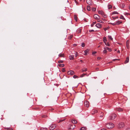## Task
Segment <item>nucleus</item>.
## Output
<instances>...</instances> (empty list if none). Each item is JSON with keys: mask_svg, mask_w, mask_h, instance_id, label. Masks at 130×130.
<instances>
[{"mask_svg": "<svg viewBox=\"0 0 130 130\" xmlns=\"http://www.w3.org/2000/svg\"><path fill=\"white\" fill-rule=\"evenodd\" d=\"M106 126L108 128H111L114 127V125L112 123H109L106 124Z\"/></svg>", "mask_w": 130, "mask_h": 130, "instance_id": "nucleus-1", "label": "nucleus"}, {"mask_svg": "<svg viewBox=\"0 0 130 130\" xmlns=\"http://www.w3.org/2000/svg\"><path fill=\"white\" fill-rule=\"evenodd\" d=\"M98 13L99 14L101 15L104 18H106L107 17V15L102 10L98 11Z\"/></svg>", "mask_w": 130, "mask_h": 130, "instance_id": "nucleus-2", "label": "nucleus"}, {"mask_svg": "<svg viewBox=\"0 0 130 130\" xmlns=\"http://www.w3.org/2000/svg\"><path fill=\"white\" fill-rule=\"evenodd\" d=\"M116 115L114 113L111 114L109 117V119L110 120H113L116 117Z\"/></svg>", "mask_w": 130, "mask_h": 130, "instance_id": "nucleus-3", "label": "nucleus"}, {"mask_svg": "<svg viewBox=\"0 0 130 130\" xmlns=\"http://www.w3.org/2000/svg\"><path fill=\"white\" fill-rule=\"evenodd\" d=\"M124 126V124L123 122H121L119 123L118 126V127L119 129H121L123 128Z\"/></svg>", "mask_w": 130, "mask_h": 130, "instance_id": "nucleus-4", "label": "nucleus"}, {"mask_svg": "<svg viewBox=\"0 0 130 130\" xmlns=\"http://www.w3.org/2000/svg\"><path fill=\"white\" fill-rule=\"evenodd\" d=\"M94 18L96 20H98L100 19V17L97 14H95L94 15Z\"/></svg>", "mask_w": 130, "mask_h": 130, "instance_id": "nucleus-5", "label": "nucleus"}, {"mask_svg": "<svg viewBox=\"0 0 130 130\" xmlns=\"http://www.w3.org/2000/svg\"><path fill=\"white\" fill-rule=\"evenodd\" d=\"M56 124H53L51 125L50 127V129L51 130H53L56 127Z\"/></svg>", "mask_w": 130, "mask_h": 130, "instance_id": "nucleus-6", "label": "nucleus"}, {"mask_svg": "<svg viewBox=\"0 0 130 130\" xmlns=\"http://www.w3.org/2000/svg\"><path fill=\"white\" fill-rule=\"evenodd\" d=\"M68 74L70 75H72L75 74V72L73 71H70L68 72Z\"/></svg>", "mask_w": 130, "mask_h": 130, "instance_id": "nucleus-7", "label": "nucleus"}, {"mask_svg": "<svg viewBox=\"0 0 130 130\" xmlns=\"http://www.w3.org/2000/svg\"><path fill=\"white\" fill-rule=\"evenodd\" d=\"M75 127V125L74 124L71 125L69 128V130H72L74 129Z\"/></svg>", "mask_w": 130, "mask_h": 130, "instance_id": "nucleus-8", "label": "nucleus"}, {"mask_svg": "<svg viewBox=\"0 0 130 130\" xmlns=\"http://www.w3.org/2000/svg\"><path fill=\"white\" fill-rule=\"evenodd\" d=\"M84 104L85 106L86 107H89V102L87 101H85Z\"/></svg>", "mask_w": 130, "mask_h": 130, "instance_id": "nucleus-9", "label": "nucleus"}, {"mask_svg": "<svg viewBox=\"0 0 130 130\" xmlns=\"http://www.w3.org/2000/svg\"><path fill=\"white\" fill-rule=\"evenodd\" d=\"M86 2L89 5H92L93 4L91 0H87Z\"/></svg>", "mask_w": 130, "mask_h": 130, "instance_id": "nucleus-10", "label": "nucleus"}, {"mask_svg": "<svg viewBox=\"0 0 130 130\" xmlns=\"http://www.w3.org/2000/svg\"><path fill=\"white\" fill-rule=\"evenodd\" d=\"M102 24L100 23H97L96 25V26L98 28H101L102 27Z\"/></svg>", "mask_w": 130, "mask_h": 130, "instance_id": "nucleus-11", "label": "nucleus"}, {"mask_svg": "<svg viewBox=\"0 0 130 130\" xmlns=\"http://www.w3.org/2000/svg\"><path fill=\"white\" fill-rule=\"evenodd\" d=\"M104 49H106V50H107L109 52H111L112 51L111 48H109L108 47L106 46H105L104 47Z\"/></svg>", "mask_w": 130, "mask_h": 130, "instance_id": "nucleus-12", "label": "nucleus"}, {"mask_svg": "<svg viewBox=\"0 0 130 130\" xmlns=\"http://www.w3.org/2000/svg\"><path fill=\"white\" fill-rule=\"evenodd\" d=\"M129 40H127L126 42V46L127 49H129Z\"/></svg>", "mask_w": 130, "mask_h": 130, "instance_id": "nucleus-13", "label": "nucleus"}, {"mask_svg": "<svg viewBox=\"0 0 130 130\" xmlns=\"http://www.w3.org/2000/svg\"><path fill=\"white\" fill-rule=\"evenodd\" d=\"M117 111H118L119 112H122L123 111V109L121 108H117L115 109Z\"/></svg>", "mask_w": 130, "mask_h": 130, "instance_id": "nucleus-14", "label": "nucleus"}, {"mask_svg": "<svg viewBox=\"0 0 130 130\" xmlns=\"http://www.w3.org/2000/svg\"><path fill=\"white\" fill-rule=\"evenodd\" d=\"M98 112V111L95 109H93L92 110L91 112L92 114H94Z\"/></svg>", "mask_w": 130, "mask_h": 130, "instance_id": "nucleus-15", "label": "nucleus"}, {"mask_svg": "<svg viewBox=\"0 0 130 130\" xmlns=\"http://www.w3.org/2000/svg\"><path fill=\"white\" fill-rule=\"evenodd\" d=\"M89 50L88 49H87L85 51V55H87L88 52L89 51Z\"/></svg>", "mask_w": 130, "mask_h": 130, "instance_id": "nucleus-16", "label": "nucleus"}, {"mask_svg": "<svg viewBox=\"0 0 130 130\" xmlns=\"http://www.w3.org/2000/svg\"><path fill=\"white\" fill-rule=\"evenodd\" d=\"M129 58V57L128 56L127 57L125 61V63H126L128 62Z\"/></svg>", "mask_w": 130, "mask_h": 130, "instance_id": "nucleus-17", "label": "nucleus"}, {"mask_svg": "<svg viewBox=\"0 0 130 130\" xmlns=\"http://www.w3.org/2000/svg\"><path fill=\"white\" fill-rule=\"evenodd\" d=\"M74 55H70L69 57V59L70 60H73L74 59Z\"/></svg>", "mask_w": 130, "mask_h": 130, "instance_id": "nucleus-18", "label": "nucleus"}, {"mask_svg": "<svg viewBox=\"0 0 130 130\" xmlns=\"http://www.w3.org/2000/svg\"><path fill=\"white\" fill-rule=\"evenodd\" d=\"M71 121L73 124H76L77 123V121L74 119L72 120H71Z\"/></svg>", "mask_w": 130, "mask_h": 130, "instance_id": "nucleus-19", "label": "nucleus"}, {"mask_svg": "<svg viewBox=\"0 0 130 130\" xmlns=\"http://www.w3.org/2000/svg\"><path fill=\"white\" fill-rule=\"evenodd\" d=\"M103 42L105 44H106L107 41V39L106 37H104L103 38Z\"/></svg>", "mask_w": 130, "mask_h": 130, "instance_id": "nucleus-20", "label": "nucleus"}, {"mask_svg": "<svg viewBox=\"0 0 130 130\" xmlns=\"http://www.w3.org/2000/svg\"><path fill=\"white\" fill-rule=\"evenodd\" d=\"M87 68H84L82 70V72H84L86 71H87Z\"/></svg>", "mask_w": 130, "mask_h": 130, "instance_id": "nucleus-21", "label": "nucleus"}, {"mask_svg": "<svg viewBox=\"0 0 130 130\" xmlns=\"http://www.w3.org/2000/svg\"><path fill=\"white\" fill-rule=\"evenodd\" d=\"M86 129L87 128L86 127H83L80 128V130H86Z\"/></svg>", "mask_w": 130, "mask_h": 130, "instance_id": "nucleus-22", "label": "nucleus"}, {"mask_svg": "<svg viewBox=\"0 0 130 130\" xmlns=\"http://www.w3.org/2000/svg\"><path fill=\"white\" fill-rule=\"evenodd\" d=\"M58 56L60 57H64V54H61L60 53L59 55Z\"/></svg>", "mask_w": 130, "mask_h": 130, "instance_id": "nucleus-23", "label": "nucleus"}, {"mask_svg": "<svg viewBox=\"0 0 130 130\" xmlns=\"http://www.w3.org/2000/svg\"><path fill=\"white\" fill-rule=\"evenodd\" d=\"M100 117L101 118H102L104 116L103 113V112H101V113H100Z\"/></svg>", "mask_w": 130, "mask_h": 130, "instance_id": "nucleus-24", "label": "nucleus"}, {"mask_svg": "<svg viewBox=\"0 0 130 130\" xmlns=\"http://www.w3.org/2000/svg\"><path fill=\"white\" fill-rule=\"evenodd\" d=\"M73 35H70L68 37V38L69 39H71L73 37Z\"/></svg>", "mask_w": 130, "mask_h": 130, "instance_id": "nucleus-25", "label": "nucleus"}, {"mask_svg": "<svg viewBox=\"0 0 130 130\" xmlns=\"http://www.w3.org/2000/svg\"><path fill=\"white\" fill-rule=\"evenodd\" d=\"M81 31V29H79L77 30V32L78 33H80Z\"/></svg>", "mask_w": 130, "mask_h": 130, "instance_id": "nucleus-26", "label": "nucleus"}, {"mask_svg": "<svg viewBox=\"0 0 130 130\" xmlns=\"http://www.w3.org/2000/svg\"><path fill=\"white\" fill-rule=\"evenodd\" d=\"M74 19L75 20L77 21V16H76V15H74Z\"/></svg>", "mask_w": 130, "mask_h": 130, "instance_id": "nucleus-27", "label": "nucleus"}, {"mask_svg": "<svg viewBox=\"0 0 130 130\" xmlns=\"http://www.w3.org/2000/svg\"><path fill=\"white\" fill-rule=\"evenodd\" d=\"M87 9L88 11H89L90 10V7L88 5L87 6Z\"/></svg>", "mask_w": 130, "mask_h": 130, "instance_id": "nucleus-28", "label": "nucleus"}, {"mask_svg": "<svg viewBox=\"0 0 130 130\" xmlns=\"http://www.w3.org/2000/svg\"><path fill=\"white\" fill-rule=\"evenodd\" d=\"M122 23V22L120 21H118L116 23V25H119L121 23Z\"/></svg>", "mask_w": 130, "mask_h": 130, "instance_id": "nucleus-29", "label": "nucleus"}, {"mask_svg": "<svg viewBox=\"0 0 130 130\" xmlns=\"http://www.w3.org/2000/svg\"><path fill=\"white\" fill-rule=\"evenodd\" d=\"M64 64H59L58 65V66L59 67H64Z\"/></svg>", "mask_w": 130, "mask_h": 130, "instance_id": "nucleus-30", "label": "nucleus"}, {"mask_svg": "<svg viewBox=\"0 0 130 130\" xmlns=\"http://www.w3.org/2000/svg\"><path fill=\"white\" fill-rule=\"evenodd\" d=\"M96 23V22H93V23L91 25V27H93V25L94 24H95Z\"/></svg>", "mask_w": 130, "mask_h": 130, "instance_id": "nucleus-31", "label": "nucleus"}, {"mask_svg": "<svg viewBox=\"0 0 130 130\" xmlns=\"http://www.w3.org/2000/svg\"><path fill=\"white\" fill-rule=\"evenodd\" d=\"M104 50L103 52V53L105 54H106L107 52V50L106 49H104Z\"/></svg>", "mask_w": 130, "mask_h": 130, "instance_id": "nucleus-32", "label": "nucleus"}, {"mask_svg": "<svg viewBox=\"0 0 130 130\" xmlns=\"http://www.w3.org/2000/svg\"><path fill=\"white\" fill-rule=\"evenodd\" d=\"M42 118H46L47 117V116L46 115H43L42 116Z\"/></svg>", "mask_w": 130, "mask_h": 130, "instance_id": "nucleus-33", "label": "nucleus"}, {"mask_svg": "<svg viewBox=\"0 0 130 130\" xmlns=\"http://www.w3.org/2000/svg\"><path fill=\"white\" fill-rule=\"evenodd\" d=\"M108 37L111 40H113V38L111 36L109 35L108 36Z\"/></svg>", "mask_w": 130, "mask_h": 130, "instance_id": "nucleus-34", "label": "nucleus"}, {"mask_svg": "<svg viewBox=\"0 0 130 130\" xmlns=\"http://www.w3.org/2000/svg\"><path fill=\"white\" fill-rule=\"evenodd\" d=\"M118 13H118V12L117 11H114L113 12V13H112V14H118Z\"/></svg>", "mask_w": 130, "mask_h": 130, "instance_id": "nucleus-35", "label": "nucleus"}, {"mask_svg": "<svg viewBox=\"0 0 130 130\" xmlns=\"http://www.w3.org/2000/svg\"><path fill=\"white\" fill-rule=\"evenodd\" d=\"M41 130H48V129L46 128L42 127L41 128Z\"/></svg>", "mask_w": 130, "mask_h": 130, "instance_id": "nucleus-36", "label": "nucleus"}, {"mask_svg": "<svg viewBox=\"0 0 130 130\" xmlns=\"http://www.w3.org/2000/svg\"><path fill=\"white\" fill-rule=\"evenodd\" d=\"M98 22H100V23H104V22H103L101 20H100V19H99L98 20Z\"/></svg>", "mask_w": 130, "mask_h": 130, "instance_id": "nucleus-37", "label": "nucleus"}, {"mask_svg": "<svg viewBox=\"0 0 130 130\" xmlns=\"http://www.w3.org/2000/svg\"><path fill=\"white\" fill-rule=\"evenodd\" d=\"M108 9H109L110 8H112V6L110 5H109L108 6Z\"/></svg>", "mask_w": 130, "mask_h": 130, "instance_id": "nucleus-38", "label": "nucleus"}, {"mask_svg": "<svg viewBox=\"0 0 130 130\" xmlns=\"http://www.w3.org/2000/svg\"><path fill=\"white\" fill-rule=\"evenodd\" d=\"M63 60H60L58 61V63H63Z\"/></svg>", "mask_w": 130, "mask_h": 130, "instance_id": "nucleus-39", "label": "nucleus"}, {"mask_svg": "<svg viewBox=\"0 0 130 130\" xmlns=\"http://www.w3.org/2000/svg\"><path fill=\"white\" fill-rule=\"evenodd\" d=\"M120 18L121 19H123V20L125 19L124 18V17L122 15H121L120 17Z\"/></svg>", "mask_w": 130, "mask_h": 130, "instance_id": "nucleus-40", "label": "nucleus"}, {"mask_svg": "<svg viewBox=\"0 0 130 130\" xmlns=\"http://www.w3.org/2000/svg\"><path fill=\"white\" fill-rule=\"evenodd\" d=\"M86 75L85 74L83 73L80 76V77H82L84 76L85 75Z\"/></svg>", "mask_w": 130, "mask_h": 130, "instance_id": "nucleus-41", "label": "nucleus"}, {"mask_svg": "<svg viewBox=\"0 0 130 130\" xmlns=\"http://www.w3.org/2000/svg\"><path fill=\"white\" fill-rule=\"evenodd\" d=\"M73 77L74 78H78V76L75 75H74L73 76Z\"/></svg>", "mask_w": 130, "mask_h": 130, "instance_id": "nucleus-42", "label": "nucleus"}, {"mask_svg": "<svg viewBox=\"0 0 130 130\" xmlns=\"http://www.w3.org/2000/svg\"><path fill=\"white\" fill-rule=\"evenodd\" d=\"M85 44L84 43H83L82 44V47H84L85 46Z\"/></svg>", "mask_w": 130, "mask_h": 130, "instance_id": "nucleus-43", "label": "nucleus"}, {"mask_svg": "<svg viewBox=\"0 0 130 130\" xmlns=\"http://www.w3.org/2000/svg\"><path fill=\"white\" fill-rule=\"evenodd\" d=\"M64 119H62V120H59V122H58L59 123L61 122H62L63 121H64Z\"/></svg>", "mask_w": 130, "mask_h": 130, "instance_id": "nucleus-44", "label": "nucleus"}, {"mask_svg": "<svg viewBox=\"0 0 130 130\" xmlns=\"http://www.w3.org/2000/svg\"><path fill=\"white\" fill-rule=\"evenodd\" d=\"M96 9L95 8H93L92 9V10L93 11H95L96 10Z\"/></svg>", "mask_w": 130, "mask_h": 130, "instance_id": "nucleus-45", "label": "nucleus"}, {"mask_svg": "<svg viewBox=\"0 0 130 130\" xmlns=\"http://www.w3.org/2000/svg\"><path fill=\"white\" fill-rule=\"evenodd\" d=\"M110 24H112L113 25H116V23H110Z\"/></svg>", "mask_w": 130, "mask_h": 130, "instance_id": "nucleus-46", "label": "nucleus"}, {"mask_svg": "<svg viewBox=\"0 0 130 130\" xmlns=\"http://www.w3.org/2000/svg\"><path fill=\"white\" fill-rule=\"evenodd\" d=\"M7 130H13V129L11 128H6Z\"/></svg>", "mask_w": 130, "mask_h": 130, "instance_id": "nucleus-47", "label": "nucleus"}, {"mask_svg": "<svg viewBox=\"0 0 130 130\" xmlns=\"http://www.w3.org/2000/svg\"><path fill=\"white\" fill-rule=\"evenodd\" d=\"M112 18L113 19H118V17H112Z\"/></svg>", "mask_w": 130, "mask_h": 130, "instance_id": "nucleus-48", "label": "nucleus"}, {"mask_svg": "<svg viewBox=\"0 0 130 130\" xmlns=\"http://www.w3.org/2000/svg\"><path fill=\"white\" fill-rule=\"evenodd\" d=\"M125 14L127 15H130V13L127 12L125 13Z\"/></svg>", "mask_w": 130, "mask_h": 130, "instance_id": "nucleus-49", "label": "nucleus"}, {"mask_svg": "<svg viewBox=\"0 0 130 130\" xmlns=\"http://www.w3.org/2000/svg\"><path fill=\"white\" fill-rule=\"evenodd\" d=\"M62 71L63 72H64L66 71L65 68H63L62 69Z\"/></svg>", "mask_w": 130, "mask_h": 130, "instance_id": "nucleus-50", "label": "nucleus"}, {"mask_svg": "<svg viewBox=\"0 0 130 130\" xmlns=\"http://www.w3.org/2000/svg\"><path fill=\"white\" fill-rule=\"evenodd\" d=\"M105 45H107L108 46H109L110 45L108 43V42L107 43H106V44H105Z\"/></svg>", "mask_w": 130, "mask_h": 130, "instance_id": "nucleus-51", "label": "nucleus"}, {"mask_svg": "<svg viewBox=\"0 0 130 130\" xmlns=\"http://www.w3.org/2000/svg\"><path fill=\"white\" fill-rule=\"evenodd\" d=\"M96 53V52H92V55H94Z\"/></svg>", "mask_w": 130, "mask_h": 130, "instance_id": "nucleus-52", "label": "nucleus"}, {"mask_svg": "<svg viewBox=\"0 0 130 130\" xmlns=\"http://www.w3.org/2000/svg\"><path fill=\"white\" fill-rule=\"evenodd\" d=\"M94 30L93 29L92 30H89V31L90 32H93L94 31Z\"/></svg>", "mask_w": 130, "mask_h": 130, "instance_id": "nucleus-53", "label": "nucleus"}, {"mask_svg": "<svg viewBox=\"0 0 130 130\" xmlns=\"http://www.w3.org/2000/svg\"><path fill=\"white\" fill-rule=\"evenodd\" d=\"M75 2L76 3V4H77L78 3L76 1V0H74Z\"/></svg>", "mask_w": 130, "mask_h": 130, "instance_id": "nucleus-54", "label": "nucleus"}, {"mask_svg": "<svg viewBox=\"0 0 130 130\" xmlns=\"http://www.w3.org/2000/svg\"><path fill=\"white\" fill-rule=\"evenodd\" d=\"M126 130H130V128H127L126 129Z\"/></svg>", "mask_w": 130, "mask_h": 130, "instance_id": "nucleus-55", "label": "nucleus"}, {"mask_svg": "<svg viewBox=\"0 0 130 130\" xmlns=\"http://www.w3.org/2000/svg\"><path fill=\"white\" fill-rule=\"evenodd\" d=\"M116 60H119V59H113L112 60L113 61H115Z\"/></svg>", "mask_w": 130, "mask_h": 130, "instance_id": "nucleus-56", "label": "nucleus"}, {"mask_svg": "<svg viewBox=\"0 0 130 130\" xmlns=\"http://www.w3.org/2000/svg\"><path fill=\"white\" fill-rule=\"evenodd\" d=\"M101 57H98L97 58V59L98 60H99L101 59Z\"/></svg>", "mask_w": 130, "mask_h": 130, "instance_id": "nucleus-57", "label": "nucleus"}, {"mask_svg": "<svg viewBox=\"0 0 130 130\" xmlns=\"http://www.w3.org/2000/svg\"><path fill=\"white\" fill-rule=\"evenodd\" d=\"M77 53L76 52V53L75 54V56L76 57L77 56Z\"/></svg>", "mask_w": 130, "mask_h": 130, "instance_id": "nucleus-58", "label": "nucleus"}, {"mask_svg": "<svg viewBox=\"0 0 130 130\" xmlns=\"http://www.w3.org/2000/svg\"><path fill=\"white\" fill-rule=\"evenodd\" d=\"M104 29L105 31H106V30H107V28H104Z\"/></svg>", "mask_w": 130, "mask_h": 130, "instance_id": "nucleus-59", "label": "nucleus"}, {"mask_svg": "<svg viewBox=\"0 0 130 130\" xmlns=\"http://www.w3.org/2000/svg\"><path fill=\"white\" fill-rule=\"evenodd\" d=\"M122 5L123 7L124 8V6H125V5L124 4H122Z\"/></svg>", "mask_w": 130, "mask_h": 130, "instance_id": "nucleus-60", "label": "nucleus"}, {"mask_svg": "<svg viewBox=\"0 0 130 130\" xmlns=\"http://www.w3.org/2000/svg\"><path fill=\"white\" fill-rule=\"evenodd\" d=\"M117 52L119 53H120V51L119 50H118Z\"/></svg>", "mask_w": 130, "mask_h": 130, "instance_id": "nucleus-61", "label": "nucleus"}, {"mask_svg": "<svg viewBox=\"0 0 130 130\" xmlns=\"http://www.w3.org/2000/svg\"><path fill=\"white\" fill-rule=\"evenodd\" d=\"M102 19L103 21H104L105 20V19L103 18H102Z\"/></svg>", "mask_w": 130, "mask_h": 130, "instance_id": "nucleus-62", "label": "nucleus"}, {"mask_svg": "<svg viewBox=\"0 0 130 130\" xmlns=\"http://www.w3.org/2000/svg\"><path fill=\"white\" fill-rule=\"evenodd\" d=\"M101 130H106L105 129L103 128V129H102Z\"/></svg>", "mask_w": 130, "mask_h": 130, "instance_id": "nucleus-63", "label": "nucleus"}, {"mask_svg": "<svg viewBox=\"0 0 130 130\" xmlns=\"http://www.w3.org/2000/svg\"><path fill=\"white\" fill-rule=\"evenodd\" d=\"M96 69L97 70H98L99 69V68H96Z\"/></svg>", "mask_w": 130, "mask_h": 130, "instance_id": "nucleus-64", "label": "nucleus"}]
</instances>
